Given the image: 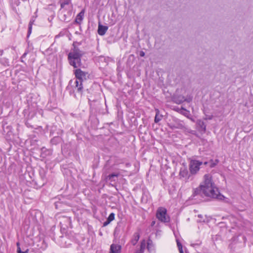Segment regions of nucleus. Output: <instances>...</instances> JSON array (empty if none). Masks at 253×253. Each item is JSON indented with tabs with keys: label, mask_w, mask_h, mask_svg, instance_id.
<instances>
[{
	"label": "nucleus",
	"mask_w": 253,
	"mask_h": 253,
	"mask_svg": "<svg viewBox=\"0 0 253 253\" xmlns=\"http://www.w3.org/2000/svg\"><path fill=\"white\" fill-rule=\"evenodd\" d=\"M171 100L173 102L177 104H182L184 101H186L189 102L190 100H188L185 98V97L182 95L174 94L171 97Z\"/></svg>",
	"instance_id": "obj_10"
},
{
	"label": "nucleus",
	"mask_w": 253,
	"mask_h": 253,
	"mask_svg": "<svg viewBox=\"0 0 253 253\" xmlns=\"http://www.w3.org/2000/svg\"><path fill=\"white\" fill-rule=\"evenodd\" d=\"M181 109H183V110H185L183 107H181Z\"/></svg>",
	"instance_id": "obj_57"
},
{
	"label": "nucleus",
	"mask_w": 253,
	"mask_h": 253,
	"mask_svg": "<svg viewBox=\"0 0 253 253\" xmlns=\"http://www.w3.org/2000/svg\"><path fill=\"white\" fill-rule=\"evenodd\" d=\"M37 141L36 140H33V141L32 142V143H34L35 142Z\"/></svg>",
	"instance_id": "obj_56"
},
{
	"label": "nucleus",
	"mask_w": 253,
	"mask_h": 253,
	"mask_svg": "<svg viewBox=\"0 0 253 253\" xmlns=\"http://www.w3.org/2000/svg\"><path fill=\"white\" fill-rule=\"evenodd\" d=\"M74 92V90H73L72 89H71L70 91V93L71 94L72 93V92Z\"/></svg>",
	"instance_id": "obj_55"
},
{
	"label": "nucleus",
	"mask_w": 253,
	"mask_h": 253,
	"mask_svg": "<svg viewBox=\"0 0 253 253\" xmlns=\"http://www.w3.org/2000/svg\"><path fill=\"white\" fill-rule=\"evenodd\" d=\"M33 25V24L29 23L28 29V32H27V38H28L30 37V36L32 33Z\"/></svg>",
	"instance_id": "obj_33"
},
{
	"label": "nucleus",
	"mask_w": 253,
	"mask_h": 253,
	"mask_svg": "<svg viewBox=\"0 0 253 253\" xmlns=\"http://www.w3.org/2000/svg\"><path fill=\"white\" fill-rule=\"evenodd\" d=\"M40 150V157L42 159H45L52 155L53 150L52 149H47L45 147H42L41 148Z\"/></svg>",
	"instance_id": "obj_13"
},
{
	"label": "nucleus",
	"mask_w": 253,
	"mask_h": 253,
	"mask_svg": "<svg viewBox=\"0 0 253 253\" xmlns=\"http://www.w3.org/2000/svg\"><path fill=\"white\" fill-rule=\"evenodd\" d=\"M3 50H0V55H2V54H3Z\"/></svg>",
	"instance_id": "obj_51"
},
{
	"label": "nucleus",
	"mask_w": 253,
	"mask_h": 253,
	"mask_svg": "<svg viewBox=\"0 0 253 253\" xmlns=\"http://www.w3.org/2000/svg\"><path fill=\"white\" fill-rule=\"evenodd\" d=\"M147 249L149 253H155V245L154 244L153 241L150 237L148 238L147 241Z\"/></svg>",
	"instance_id": "obj_14"
},
{
	"label": "nucleus",
	"mask_w": 253,
	"mask_h": 253,
	"mask_svg": "<svg viewBox=\"0 0 253 253\" xmlns=\"http://www.w3.org/2000/svg\"><path fill=\"white\" fill-rule=\"evenodd\" d=\"M156 216L159 221L165 223H169L170 221V216L167 213V210L164 207H159L157 209Z\"/></svg>",
	"instance_id": "obj_7"
},
{
	"label": "nucleus",
	"mask_w": 253,
	"mask_h": 253,
	"mask_svg": "<svg viewBox=\"0 0 253 253\" xmlns=\"http://www.w3.org/2000/svg\"><path fill=\"white\" fill-rule=\"evenodd\" d=\"M110 222L114 220L115 219V213L113 212L111 213L108 218H107Z\"/></svg>",
	"instance_id": "obj_38"
},
{
	"label": "nucleus",
	"mask_w": 253,
	"mask_h": 253,
	"mask_svg": "<svg viewBox=\"0 0 253 253\" xmlns=\"http://www.w3.org/2000/svg\"><path fill=\"white\" fill-rule=\"evenodd\" d=\"M196 158L200 161V162H202L201 163V165L207 166L209 163V160L210 159L207 158V157H200V156H196Z\"/></svg>",
	"instance_id": "obj_24"
},
{
	"label": "nucleus",
	"mask_w": 253,
	"mask_h": 253,
	"mask_svg": "<svg viewBox=\"0 0 253 253\" xmlns=\"http://www.w3.org/2000/svg\"><path fill=\"white\" fill-rule=\"evenodd\" d=\"M85 52L81 50L79 47L71 48L70 52L67 55L69 65L74 69L85 68L84 65L82 62V58Z\"/></svg>",
	"instance_id": "obj_2"
},
{
	"label": "nucleus",
	"mask_w": 253,
	"mask_h": 253,
	"mask_svg": "<svg viewBox=\"0 0 253 253\" xmlns=\"http://www.w3.org/2000/svg\"><path fill=\"white\" fill-rule=\"evenodd\" d=\"M173 123H171L169 126L171 129L177 128L181 129H185V124L183 121L174 118L173 119Z\"/></svg>",
	"instance_id": "obj_9"
},
{
	"label": "nucleus",
	"mask_w": 253,
	"mask_h": 253,
	"mask_svg": "<svg viewBox=\"0 0 253 253\" xmlns=\"http://www.w3.org/2000/svg\"><path fill=\"white\" fill-rule=\"evenodd\" d=\"M81 44H82L81 42H78L77 41L74 42L73 44H72V48H74L75 47H79L78 45H81Z\"/></svg>",
	"instance_id": "obj_39"
},
{
	"label": "nucleus",
	"mask_w": 253,
	"mask_h": 253,
	"mask_svg": "<svg viewBox=\"0 0 253 253\" xmlns=\"http://www.w3.org/2000/svg\"><path fill=\"white\" fill-rule=\"evenodd\" d=\"M198 216L200 218H201L202 216L201 214H199Z\"/></svg>",
	"instance_id": "obj_54"
},
{
	"label": "nucleus",
	"mask_w": 253,
	"mask_h": 253,
	"mask_svg": "<svg viewBox=\"0 0 253 253\" xmlns=\"http://www.w3.org/2000/svg\"><path fill=\"white\" fill-rule=\"evenodd\" d=\"M122 246L118 244H112L110 246L109 253H120Z\"/></svg>",
	"instance_id": "obj_16"
},
{
	"label": "nucleus",
	"mask_w": 253,
	"mask_h": 253,
	"mask_svg": "<svg viewBox=\"0 0 253 253\" xmlns=\"http://www.w3.org/2000/svg\"><path fill=\"white\" fill-rule=\"evenodd\" d=\"M155 112L156 115L154 119V122L155 123H158L162 120L163 115L160 114V112L158 109H156Z\"/></svg>",
	"instance_id": "obj_22"
},
{
	"label": "nucleus",
	"mask_w": 253,
	"mask_h": 253,
	"mask_svg": "<svg viewBox=\"0 0 253 253\" xmlns=\"http://www.w3.org/2000/svg\"><path fill=\"white\" fill-rule=\"evenodd\" d=\"M25 125L27 126V127H32V126L30 124V123H29V120H25Z\"/></svg>",
	"instance_id": "obj_43"
},
{
	"label": "nucleus",
	"mask_w": 253,
	"mask_h": 253,
	"mask_svg": "<svg viewBox=\"0 0 253 253\" xmlns=\"http://www.w3.org/2000/svg\"><path fill=\"white\" fill-rule=\"evenodd\" d=\"M66 32V31L64 30L60 31L58 35L55 36V38L57 39V38H59L61 37L64 36L65 35Z\"/></svg>",
	"instance_id": "obj_35"
},
{
	"label": "nucleus",
	"mask_w": 253,
	"mask_h": 253,
	"mask_svg": "<svg viewBox=\"0 0 253 253\" xmlns=\"http://www.w3.org/2000/svg\"><path fill=\"white\" fill-rule=\"evenodd\" d=\"M81 69L80 68H76L74 70L73 73L76 79L75 82L76 84L75 87L77 89V91L82 95L84 83L87 80L89 75L87 72L82 71Z\"/></svg>",
	"instance_id": "obj_3"
},
{
	"label": "nucleus",
	"mask_w": 253,
	"mask_h": 253,
	"mask_svg": "<svg viewBox=\"0 0 253 253\" xmlns=\"http://www.w3.org/2000/svg\"><path fill=\"white\" fill-rule=\"evenodd\" d=\"M176 243H177V246L178 248V250L182 249V244L180 243V242L179 241V240H178V239L176 240Z\"/></svg>",
	"instance_id": "obj_42"
},
{
	"label": "nucleus",
	"mask_w": 253,
	"mask_h": 253,
	"mask_svg": "<svg viewBox=\"0 0 253 253\" xmlns=\"http://www.w3.org/2000/svg\"><path fill=\"white\" fill-rule=\"evenodd\" d=\"M39 175L43 181L42 185L44 184L45 182H46V171L43 168H40L39 169Z\"/></svg>",
	"instance_id": "obj_23"
},
{
	"label": "nucleus",
	"mask_w": 253,
	"mask_h": 253,
	"mask_svg": "<svg viewBox=\"0 0 253 253\" xmlns=\"http://www.w3.org/2000/svg\"><path fill=\"white\" fill-rule=\"evenodd\" d=\"M84 10L83 9L81 10V11L80 12H79L77 14V15L76 17V19H77L78 21H80V22L81 23V22L83 20V19L84 17Z\"/></svg>",
	"instance_id": "obj_29"
},
{
	"label": "nucleus",
	"mask_w": 253,
	"mask_h": 253,
	"mask_svg": "<svg viewBox=\"0 0 253 253\" xmlns=\"http://www.w3.org/2000/svg\"><path fill=\"white\" fill-rule=\"evenodd\" d=\"M124 163L123 159H120L117 156H112L110 157L109 159L106 162L105 166H107L108 167L112 168L113 166L117 165Z\"/></svg>",
	"instance_id": "obj_8"
},
{
	"label": "nucleus",
	"mask_w": 253,
	"mask_h": 253,
	"mask_svg": "<svg viewBox=\"0 0 253 253\" xmlns=\"http://www.w3.org/2000/svg\"><path fill=\"white\" fill-rule=\"evenodd\" d=\"M64 142L62 137L61 136H55L52 137L50 140V145H57Z\"/></svg>",
	"instance_id": "obj_15"
},
{
	"label": "nucleus",
	"mask_w": 253,
	"mask_h": 253,
	"mask_svg": "<svg viewBox=\"0 0 253 253\" xmlns=\"http://www.w3.org/2000/svg\"><path fill=\"white\" fill-rule=\"evenodd\" d=\"M189 160V169L190 174L195 175L198 172L201 168V163H202V162H200V161L196 158L195 156L190 158Z\"/></svg>",
	"instance_id": "obj_6"
},
{
	"label": "nucleus",
	"mask_w": 253,
	"mask_h": 253,
	"mask_svg": "<svg viewBox=\"0 0 253 253\" xmlns=\"http://www.w3.org/2000/svg\"><path fill=\"white\" fill-rule=\"evenodd\" d=\"M56 209H60L63 208L64 205L63 203L61 201H55L54 203Z\"/></svg>",
	"instance_id": "obj_31"
},
{
	"label": "nucleus",
	"mask_w": 253,
	"mask_h": 253,
	"mask_svg": "<svg viewBox=\"0 0 253 253\" xmlns=\"http://www.w3.org/2000/svg\"><path fill=\"white\" fill-rule=\"evenodd\" d=\"M88 103L89 104V106H90V107L92 109H95L94 108V103L96 102V100H91L90 99H88Z\"/></svg>",
	"instance_id": "obj_34"
},
{
	"label": "nucleus",
	"mask_w": 253,
	"mask_h": 253,
	"mask_svg": "<svg viewBox=\"0 0 253 253\" xmlns=\"http://www.w3.org/2000/svg\"><path fill=\"white\" fill-rule=\"evenodd\" d=\"M179 174L181 177L185 178L187 179H188L190 176L188 174L187 168L185 166L180 168Z\"/></svg>",
	"instance_id": "obj_17"
},
{
	"label": "nucleus",
	"mask_w": 253,
	"mask_h": 253,
	"mask_svg": "<svg viewBox=\"0 0 253 253\" xmlns=\"http://www.w3.org/2000/svg\"><path fill=\"white\" fill-rule=\"evenodd\" d=\"M99 59L100 60H102V59H103V60H105V57H104V56H100L99 57Z\"/></svg>",
	"instance_id": "obj_47"
},
{
	"label": "nucleus",
	"mask_w": 253,
	"mask_h": 253,
	"mask_svg": "<svg viewBox=\"0 0 253 253\" xmlns=\"http://www.w3.org/2000/svg\"><path fill=\"white\" fill-rule=\"evenodd\" d=\"M108 27L102 25L100 22L98 24L97 33L100 36H103L106 33Z\"/></svg>",
	"instance_id": "obj_18"
},
{
	"label": "nucleus",
	"mask_w": 253,
	"mask_h": 253,
	"mask_svg": "<svg viewBox=\"0 0 253 253\" xmlns=\"http://www.w3.org/2000/svg\"><path fill=\"white\" fill-rule=\"evenodd\" d=\"M134 253H141L139 251H136Z\"/></svg>",
	"instance_id": "obj_52"
},
{
	"label": "nucleus",
	"mask_w": 253,
	"mask_h": 253,
	"mask_svg": "<svg viewBox=\"0 0 253 253\" xmlns=\"http://www.w3.org/2000/svg\"><path fill=\"white\" fill-rule=\"evenodd\" d=\"M60 222H62L64 225H67L70 228H72L71 219L69 216H63V219Z\"/></svg>",
	"instance_id": "obj_20"
},
{
	"label": "nucleus",
	"mask_w": 253,
	"mask_h": 253,
	"mask_svg": "<svg viewBox=\"0 0 253 253\" xmlns=\"http://www.w3.org/2000/svg\"><path fill=\"white\" fill-rule=\"evenodd\" d=\"M59 3L60 4L61 9L64 8L66 5L71 4V0H59Z\"/></svg>",
	"instance_id": "obj_26"
},
{
	"label": "nucleus",
	"mask_w": 253,
	"mask_h": 253,
	"mask_svg": "<svg viewBox=\"0 0 253 253\" xmlns=\"http://www.w3.org/2000/svg\"><path fill=\"white\" fill-rule=\"evenodd\" d=\"M203 112H204V114L206 116V117L204 118V120H211L212 119L213 117V115H207L206 114L205 110H204Z\"/></svg>",
	"instance_id": "obj_37"
},
{
	"label": "nucleus",
	"mask_w": 253,
	"mask_h": 253,
	"mask_svg": "<svg viewBox=\"0 0 253 253\" xmlns=\"http://www.w3.org/2000/svg\"><path fill=\"white\" fill-rule=\"evenodd\" d=\"M145 55V53L143 51L141 50L139 52V56L140 57H144Z\"/></svg>",
	"instance_id": "obj_46"
},
{
	"label": "nucleus",
	"mask_w": 253,
	"mask_h": 253,
	"mask_svg": "<svg viewBox=\"0 0 253 253\" xmlns=\"http://www.w3.org/2000/svg\"><path fill=\"white\" fill-rule=\"evenodd\" d=\"M155 223H156V221H155V220L152 221V222H151V226H152H152H154V225L155 224Z\"/></svg>",
	"instance_id": "obj_48"
},
{
	"label": "nucleus",
	"mask_w": 253,
	"mask_h": 253,
	"mask_svg": "<svg viewBox=\"0 0 253 253\" xmlns=\"http://www.w3.org/2000/svg\"><path fill=\"white\" fill-rule=\"evenodd\" d=\"M60 231L62 234H65L67 233L68 228L69 226L64 225L62 222H60Z\"/></svg>",
	"instance_id": "obj_27"
},
{
	"label": "nucleus",
	"mask_w": 253,
	"mask_h": 253,
	"mask_svg": "<svg viewBox=\"0 0 253 253\" xmlns=\"http://www.w3.org/2000/svg\"><path fill=\"white\" fill-rule=\"evenodd\" d=\"M17 246V253H23L22 252V251H21L20 247V243L19 242H17L16 243Z\"/></svg>",
	"instance_id": "obj_40"
},
{
	"label": "nucleus",
	"mask_w": 253,
	"mask_h": 253,
	"mask_svg": "<svg viewBox=\"0 0 253 253\" xmlns=\"http://www.w3.org/2000/svg\"><path fill=\"white\" fill-rule=\"evenodd\" d=\"M197 129L202 133H205L206 131V125L203 121L197 120L196 123Z\"/></svg>",
	"instance_id": "obj_12"
},
{
	"label": "nucleus",
	"mask_w": 253,
	"mask_h": 253,
	"mask_svg": "<svg viewBox=\"0 0 253 253\" xmlns=\"http://www.w3.org/2000/svg\"><path fill=\"white\" fill-rule=\"evenodd\" d=\"M63 133V130L56 126H51L49 130V135L52 137L58 136L62 137Z\"/></svg>",
	"instance_id": "obj_11"
},
{
	"label": "nucleus",
	"mask_w": 253,
	"mask_h": 253,
	"mask_svg": "<svg viewBox=\"0 0 253 253\" xmlns=\"http://www.w3.org/2000/svg\"><path fill=\"white\" fill-rule=\"evenodd\" d=\"M81 22L80 21H78L77 19L75 18L74 21L73 22V24H76V25H80L81 24Z\"/></svg>",
	"instance_id": "obj_45"
},
{
	"label": "nucleus",
	"mask_w": 253,
	"mask_h": 253,
	"mask_svg": "<svg viewBox=\"0 0 253 253\" xmlns=\"http://www.w3.org/2000/svg\"><path fill=\"white\" fill-rule=\"evenodd\" d=\"M29 52V50L28 49H26L25 51V52L23 54V55H22V56L21 57V60H20V61L21 62H23L25 64H26L25 62H24V61L23 60V58H25L26 55H27V54Z\"/></svg>",
	"instance_id": "obj_36"
},
{
	"label": "nucleus",
	"mask_w": 253,
	"mask_h": 253,
	"mask_svg": "<svg viewBox=\"0 0 253 253\" xmlns=\"http://www.w3.org/2000/svg\"><path fill=\"white\" fill-rule=\"evenodd\" d=\"M146 241L144 239L142 240L140 243V250H138L141 253H144L145 249L146 248Z\"/></svg>",
	"instance_id": "obj_30"
},
{
	"label": "nucleus",
	"mask_w": 253,
	"mask_h": 253,
	"mask_svg": "<svg viewBox=\"0 0 253 253\" xmlns=\"http://www.w3.org/2000/svg\"><path fill=\"white\" fill-rule=\"evenodd\" d=\"M179 251L180 253H184V252L183 251V249L179 250Z\"/></svg>",
	"instance_id": "obj_50"
},
{
	"label": "nucleus",
	"mask_w": 253,
	"mask_h": 253,
	"mask_svg": "<svg viewBox=\"0 0 253 253\" xmlns=\"http://www.w3.org/2000/svg\"><path fill=\"white\" fill-rule=\"evenodd\" d=\"M38 109V108L36 103H32L28 104L23 112L25 119H32L36 116Z\"/></svg>",
	"instance_id": "obj_5"
},
{
	"label": "nucleus",
	"mask_w": 253,
	"mask_h": 253,
	"mask_svg": "<svg viewBox=\"0 0 253 253\" xmlns=\"http://www.w3.org/2000/svg\"><path fill=\"white\" fill-rule=\"evenodd\" d=\"M111 222L108 220L107 219H106V220L104 222L103 224V226H106L107 225H108Z\"/></svg>",
	"instance_id": "obj_44"
},
{
	"label": "nucleus",
	"mask_w": 253,
	"mask_h": 253,
	"mask_svg": "<svg viewBox=\"0 0 253 253\" xmlns=\"http://www.w3.org/2000/svg\"><path fill=\"white\" fill-rule=\"evenodd\" d=\"M11 127L10 126H7L6 127L4 126H3V130L4 132H6L7 134L10 135V133H12V131H11Z\"/></svg>",
	"instance_id": "obj_32"
},
{
	"label": "nucleus",
	"mask_w": 253,
	"mask_h": 253,
	"mask_svg": "<svg viewBox=\"0 0 253 253\" xmlns=\"http://www.w3.org/2000/svg\"><path fill=\"white\" fill-rule=\"evenodd\" d=\"M37 17V15H33V16H32V17L30 19L29 23L34 24Z\"/></svg>",
	"instance_id": "obj_41"
},
{
	"label": "nucleus",
	"mask_w": 253,
	"mask_h": 253,
	"mask_svg": "<svg viewBox=\"0 0 253 253\" xmlns=\"http://www.w3.org/2000/svg\"><path fill=\"white\" fill-rule=\"evenodd\" d=\"M204 198L209 197L218 200H223L225 197L219 191L212 181V176L210 174L204 175L203 181L199 186L193 190L191 196L192 199H197L196 197Z\"/></svg>",
	"instance_id": "obj_1"
},
{
	"label": "nucleus",
	"mask_w": 253,
	"mask_h": 253,
	"mask_svg": "<svg viewBox=\"0 0 253 253\" xmlns=\"http://www.w3.org/2000/svg\"><path fill=\"white\" fill-rule=\"evenodd\" d=\"M0 63L5 67L9 66V61L8 58L2 57L0 58Z\"/></svg>",
	"instance_id": "obj_28"
},
{
	"label": "nucleus",
	"mask_w": 253,
	"mask_h": 253,
	"mask_svg": "<svg viewBox=\"0 0 253 253\" xmlns=\"http://www.w3.org/2000/svg\"><path fill=\"white\" fill-rule=\"evenodd\" d=\"M112 168L108 167L107 166H104L103 169V173L102 178L106 182H115L118 180V177L120 176V173L119 172H115L111 173L110 171Z\"/></svg>",
	"instance_id": "obj_4"
},
{
	"label": "nucleus",
	"mask_w": 253,
	"mask_h": 253,
	"mask_svg": "<svg viewBox=\"0 0 253 253\" xmlns=\"http://www.w3.org/2000/svg\"><path fill=\"white\" fill-rule=\"evenodd\" d=\"M139 238H140V233L138 232H135L133 234V235L132 236V238L130 240V242H131V244L133 246H135L137 244Z\"/></svg>",
	"instance_id": "obj_21"
},
{
	"label": "nucleus",
	"mask_w": 253,
	"mask_h": 253,
	"mask_svg": "<svg viewBox=\"0 0 253 253\" xmlns=\"http://www.w3.org/2000/svg\"><path fill=\"white\" fill-rule=\"evenodd\" d=\"M174 110L178 111V108L177 107L176 108H174Z\"/></svg>",
	"instance_id": "obj_53"
},
{
	"label": "nucleus",
	"mask_w": 253,
	"mask_h": 253,
	"mask_svg": "<svg viewBox=\"0 0 253 253\" xmlns=\"http://www.w3.org/2000/svg\"><path fill=\"white\" fill-rule=\"evenodd\" d=\"M28 252H29V249H26L25 251H22V252H23V253H28Z\"/></svg>",
	"instance_id": "obj_49"
},
{
	"label": "nucleus",
	"mask_w": 253,
	"mask_h": 253,
	"mask_svg": "<svg viewBox=\"0 0 253 253\" xmlns=\"http://www.w3.org/2000/svg\"><path fill=\"white\" fill-rule=\"evenodd\" d=\"M72 11L70 10L67 11V13H64L61 17V20L65 22H69L72 18Z\"/></svg>",
	"instance_id": "obj_19"
},
{
	"label": "nucleus",
	"mask_w": 253,
	"mask_h": 253,
	"mask_svg": "<svg viewBox=\"0 0 253 253\" xmlns=\"http://www.w3.org/2000/svg\"><path fill=\"white\" fill-rule=\"evenodd\" d=\"M219 162V160L217 159L214 160L211 159H210L209 163L208 164L209 167L210 168H214L218 164Z\"/></svg>",
	"instance_id": "obj_25"
}]
</instances>
